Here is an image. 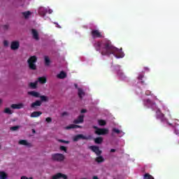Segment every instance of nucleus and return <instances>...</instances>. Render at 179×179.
Instances as JSON below:
<instances>
[{"label":"nucleus","mask_w":179,"mask_h":179,"mask_svg":"<svg viewBox=\"0 0 179 179\" xmlns=\"http://www.w3.org/2000/svg\"><path fill=\"white\" fill-rule=\"evenodd\" d=\"M94 47L96 51L101 52V55L110 57V55H113L115 58H124L125 55L122 52V48L118 49L115 48L108 39L95 43Z\"/></svg>","instance_id":"obj_1"},{"label":"nucleus","mask_w":179,"mask_h":179,"mask_svg":"<svg viewBox=\"0 0 179 179\" xmlns=\"http://www.w3.org/2000/svg\"><path fill=\"white\" fill-rule=\"evenodd\" d=\"M145 106H150L153 111L156 110V118L157 120H160L161 122H166L169 125L171 124L169 123V120L164 117V114L162 113V110L157 107L156 102L152 101L150 99H148L144 101Z\"/></svg>","instance_id":"obj_2"},{"label":"nucleus","mask_w":179,"mask_h":179,"mask_svg":"<svg viewBox=\"0 0 179 179\" xmlns=\"http://www.w3.org/2000/svg\"><path fill=\"white\" fill-rule=\"evenodd\" d=\"M89 149L93 151L94 153L96 155V156H99L95 159L96 163H103V162H104V158L102 156H100L102 152L100 150V148L98 146L91 145L89 147Z\"/></svg>","instance_id":"obj_3"},{"label":"nucleus","mask_w":179,"mask_h":179,"mask_svg":"<svg viewBox=\"0 0 179 179\" xmlns=\"http://www.w3.org/2000/svg\"><path fill=\"white\" fill-rule=\"evenodd\" d=\"M36 62H37L36 56H31L28 59L27 63H28L29 69H31V71H36V69H37V66L36 65Z\"/></svg>","instance_id":"obj_4"},{"label":"nucleus","mask_w":179,"mask_h":179,"mask_svg":"<svg viewBox=\"0 0 179 179\" xmlns=\"http://www.w3.org/2000/svg\"><path fill=\"white\" fill-rule=\"evenodd\" d=\"M52 159L55 162H64L65 160V155L59 153L52 154Z\"/></svg>","instance_id":"obj_5"},{"label":"nucleus","mask_w":179,"mask_h":179,"mask_svg":"<svg viewBox=\"0 0 179 179\" xmlns=\"http://www.w3.org/2000/svg\"><path fill=\"white\" fill-rule=\"evenodd\" d=\"M92 38H104V36L100 31L94 29L91 31Z\"/></svg>","instance_id":"obj_6"},{"label":"nucleus","mask_w":179,"mask_h":179,"mask_svg":"<svg viewBox=\"0 0 179 179\" xmlns=\"http://www.w3.org/2000/svg\"><path fill=\"white\" fill-rule=\"evenodd\" d=\"M79 139H84L85 141H89V139H92V136H85L83 134H78L74 136L73 140L74 142H78Z\"/></svg>","instance_id":"obj_7"},{"label":"nucleus","mask_w":179,"mask_h":179,"mask_svg":"<svg viewBox=\"0 0 179 179\" xmlns=\"http://www.w3.org/2000/svg\"><path fill=\"white\" fill-rule=\"evenodd\" d=\"M96 135H107L108 134V129H97L95 130Z\"/></svg>","instance_id":"obj_8"},{"label":"nucleus","mask_w":179,"mask_h":179,"mask_svg":"<svg viewBox=\"0 0 179 179\" xmlns=\"http://www.w3.org/2000/svg\"><path fill=\"white\" fill-rule=\"evenodd\" d=\"M85 121V115H80L77 119L73 120V124H82Z\"/></svg>","instance_id":"obj_9"},{"label":"nucleus","mask_w":179,"mask_h":179,"mask_svg":"<svg viewBox=\"0 0 179 179\" xmlns=\"http://www.w3.org/2000/svg\"><path fill=\"white\" fill-rule=\"evenodd\" d=\"M20 47V43L18 41H13L10 45V48L13 50H17Z\"/></svg>","instance_id":"obj_10"},{"label":"nucleus","mask_w":179,"mask_h":179,"mask_svg":"<svg viewBox=\"0 0 179 179\" xmlns=\"http://www.w3.org/2000/svg\"><path fill=\"white\" fill-rule=\"evenodd\" d=\"M10 107L14 110H20V108H23V107H24V105L22 103L17 104L13 103L10 106Z\"/></svg>","instance_id":"obj_11"},{"label":"nucleus","mask_w":179,"mask_h":179,"mask_svg":"<svg viewBox=\"0 0 179 179\" xmlns=\"http://www.w3.org/2000/svg\"><path fill=\"white\" fill-rule=\"evenodd\" d=\"M38 12L39 15H41V16H43V17L45 16V15H47V10L44 7H40L38 8Z\"/></svg>","instance_id":"obj_12"},{"label":"nucleus","mask_w":179,"mask_h":179,"mask_svg":"<svg viewBox=\"0 0 179 179\" xmlns=\"http://www.w3.org/2000/svg\"><path fill=\"white\" fill-rule=\"evenodd\" d=\"M19 145H22L24 146H27V148H31V144L26 140H20L18 142Z\"/></svg>","instance_id":"obj_13"},{"label":"nucleus","mask_w":179,"mask_h":179,"mask_svg":"<svg viewBox=\"0 0 179 179\" xmlns=\"http://www.w3.org/2000/svg\"><path fill=\"white\" fill-rule=\"evenodd\" d=\"M42 114L43 112L41 111H34L31 114L30 117L31 118H37L38 117H40V115H41Z\"/></svg>","instance_id":"obj_14"},{"label":"nucleus","mask_w":179,"mask_h":179,"mask_svg":"<svg viewBox=\"0 0 179 179\" xmlns=\"http://www.w3.org/2000/svg\"><path fill=\"white\" fill-rule=\"evenodd\" d=\"M41 106V101L36 100L31 104V108H36V107H40Z\"/></svg>","instance_id":"obj_15"},{"label":"nucleus","mask_w":179,"mask_h":179,"mask_svg":"<svg viewBox=\"0 0 179 179\" xmlns=\"http://www.w3.org/2000/svg\"><path fill=\"white\" fill-rule=\"evenodd\" d=\"M32 36L34 40L38 41L40 40V38L38 37V32L36 29L31 30Z\"/></svg>","instance_id":"obj_16"},{"label":"nucleus","mask_w":179,"mask_h":179,"mask_svg":"<svg viewBox=\"0 0 179 179\" xmlns=\"http://www.w3.org/2000/svg\"><path fill=\"white\" fill-rule=\"evenodd\" d=\"M36 82L39 83L41 85H44L47 83V78L45 77H39Z\"/></svg>","instance_id":"obj_17"},{"label":"nucleus","mask_w":179,"mask_h":179,"mask_svg":"<svg viewBox=\"0 0 179 179\" xmlns=\"http://www.w3.org/2000/svg\"><path fill=\"white\" fill-rule=\"evenodd\" d=\"M28 94H29V96H32V97H36V98L40 97V93H38L36 91L29 92Z\"/></svg>","instance_id":"obj_18"},{"label":"nucleus","mask_w":179,"mask_h":179,"mask_svg":"<svg viewBox=\"0 0 179 179\" xmlns=\"http://www.w3.org/2000/svg\"><path fill=\"white\" fill-rule=\"evenodd\" d=\"M44 59L45 66H50V64H51V60L50 59V57H48V56H45Z\"/></svg>","instance_id":"obj_19"},{"label":"nucleus","mask_w":179,"mask_h":179,"mask_svg":"<svg viewBox=\"0 0 179 179\" xmlns=\"http://www.w3.org/2000/svg\"><path fill=\"white\" fill-rule=\"evenodd\" d=\"M117 76H119V78H120V79H125V78H127V76H125V74H124V73H122V71L119 70L117 71Z\"/></svg>","instance_id":"obj_20"},{"label":"nucleus","mask_w":179,"mask_h":179,"mask_svg":"<svg viewBox=\"0 0 179 179\" xmlns=\"http://www.w3.org/2000/svg\"><path fill=\"white\" fill-rule=\"evenodd\" d=\"M59 79H65L66 78V73L64 71H61L59 74L57 75Z\"/></svg>","instance_id":"obj_21"},{"label":"nucleus","mask_w":179,"mask_h":179,"mask_svg":"<svg viewBox=\"0 0 179 179\" xmlns=\"http://www.w3.org/2000/svg\"><path fill=\"white\" fill-rule=\"evenodd\" d=\"M37 85H38V81H35L34 83H30L29 87H31V89H37Z\"/></svg>","instance_id":"obj_22"},{"label":"nucleus","mask_w":179,"mask_h":179,"mask_svg":"<svg viewBox=\"0 0 179 179\" xmlns=\"http://www.w3.org/2000/svg\"><path fill=\"white\" fill-rule=\"evenodd\" d=\"M83 96H85V92H83V89L78 88V96L80 97V100L83 99Z\"/></svg>","instance_id":"obj_23"},{"label":"nucleus","mask_w":179,"mask_h":179,"mask_svg":"<svg viewBox=\"0 0 179 179\" xmlns=\"http://www.w3.org/2000/svg\"><path fill=\"white\" fill-rule=\"evenodd\" d=\"M94 143L100 145V143H103V137H97L94 138Z\"/></svg>","instance_id":"obj_24"},{"label":"nucleus","mask_w":179,"mask_h":179,"mask_svg":"<svg viewBox=\"0 0 179 179\" xmlns=\"http://www.w3.org/2000/svg\"><path fill=\"white\" fill-rule=\"evenodd\" d=\"M8 178V174L5 173L4 171H0V179H7Z\"/></svg>","instance_id":"obj_25"},{"label":"nucleus","mask_w":179,"mask_h":179,"mask_svg":"<svg viewBox=\"0 0 179 179\" xmlns=\"http://www.w3.org/2000/svg\"><path fill=\"white\" fill-rule=\"evenodd\" d=\"M41 101H48V96H44V95H40Z\"/></svg>","instance_id":"obj_26"},{"label":"nucleus","mask_w":179,"mask_h":179,"mask_svg":"<svg viewBox=\"0 0 179 179\" xmlns=\"http://www.w3.org/2000/svg\"><path fill=\"white\" fill-rule=\"evenodd\" d=\"M98 124L99 125H100L101 127H104V125H106V120H99L98 121Z\"/></svg>","instance_id":"obj_27"},{"label":"nucleus","mask_w":179,"mask_h":179,"mask_svg":"<svg viewBox=\"0 0 179 179\" xmlns=\"http://www.w3.org/2000/svg\"><path fill=\"white\" fill-rule=\"evenodd\" d=\"M23 16L25 17V19H28L29 16H30L31 13L30 11H26L22 13Z\"/></svg>","instance_id":"obj_28"},{"label":"nucleus","mask_w":179,"mask_h":179,"mask_svg":"<svg viewBox=\"0 0 179 179\" xmlns=\"http://www.w3.org/2000/svg\"><path fill=\"white\" fill-rule=\"evenodd\" d=\"M52 179H61V173H57L52 177Z\"/></svg>","instance_id":"obj_29"},{"label":"nucleus","mask_w":179,"mask_h":179,"mask_svg":"<svg viewBox=\"0 0 179 179\" xmlns=\"http://www.w3.org/2000/svg\"><path fill=\"white\" fill-rule=\"evenodd\" d=\"M144 179H155V178L149 173H145L144 175Z\"/></svg>","instance_id":"obj_30"},{"label":"nucleus","mask_w":179,"mask_h":179,"mask_svg":"<svg viewBox=\"0 0 179 179\" xmlns=\"http://www.w3.org/2000/svg\"><path fill=\"white\" fill-rule=\"evenodd\" d=\"M76 129V124H70L66 127V129Z\"/></svg>","instance_id":"obj_31"},{"label":"nucleus","mask_w":179,"mask_h":179,"mask_svg":"<svg viewBox=\"0 0 179 179\" xmlns=\"http://www.w3.org/2000/svg\"><path fill=\"white\" fill-rule=\"evenodd\" d=\"M4 113H5L6 114H9V115H10V114H12V110H11L10 108H6L5 110H4Z\"/></svg>","instance_id":"obj_32"},{"label":"nucleus","mask_w":179,"mask_h":179,"mask_svg":"<svg viewBox=\"0 0 179 179\" xmlns=\"http://www.w3.org/2000/svg\"><path fill=\"white\" fill-rule=\"evenodd\" d=\"M19 128H20V127L19 126H14V127H11L10 128V131H17V129H19Z\"/></svg>","instance_id":"obj_33"},{"label":"nucleus","mask_w":179,"mask_h":179,"mask_svg":"<svg viewBox=\"0 0 179 179\" xmlns=\"http://www.w3.org/2000/svg\"><path fill=\"white\" fill-rule=\"evenodd\" d=\"M113 132H115V134H121V130H120L118 129L113 128Z\"/></svg>","instance_id":"obj_34"},{"label":"nucleus","mask_w":179,"mask_h":179,"mask_svg":"<svg viewBox=\"0 0 179 179\" xmlns=\"http://www.w3.org/2000/svg\"><path fill=\"white\" fill-rule=\"evenodd\" d=\"M45 121L46 122L50 124V122H52V118H51L50 117H46Z\"/></svg>","instance_id":"obj_35"},{"label":"nucleus","mask_w":179,"mask_h":179,"mask_svg":"<svg viewBox=\"0 0 179 179\" xmlns=\"http://www.w3.org/2000/svg\"><path fill=\"white\" fill-rule=\"evenodd\" d=\"M60 150H63V152H65V153H66L67 152L66 147L63 145L60 146Z\"/></svg>","instance_id":"obj_36"},{"label":"nucleus","mask_w":179,"mask_h":179,"mask_svg":"<svg viewBox=\"0 0 179 179\" xmlns=\"http://www.w3.org/2000/svg\"><path fill=\"white\" fill-rule=\"evenodd\" d=\"M59 142H61V143H67V144L69 143V141H65L63 139H59Z\"/></svg>","instance_id":"obj_37"},{"label":"nucleus","mask_w":179,"mask_h":179,"mask_svg":"<svg viewBox=\"0 0 179 179\" xmlns=\"http://www.w3.org/2000/svg\"><path fill=\"white\" fill-rule=\"evenodd\" d=\"M60 178L68 179V176L65 174L61 173Z\"/></svg>","instance_id":"obj_38"},{"label":"nucleus","mask_w":179,"mask_h":179,"mask_svg":"<svg viewBox=\"0 0 179 179\" xmlns=\"http://www.w3.org/2000/svg\"><path fill=\"white\" fill-rule=\"evenodd\" d=\"M144 77L145 76L143 74H139L138 79V80H142V79H143Z\"/></svg>","instance_id":"obj_39"},{"label":"nucleus","mask_w":179,"mask_h":179,"mask_svg":"<svg viewBox=\"0 0 179 179\" xmlns=\"http://www.w3.org/2000/svg\"><path fill=\"white\" fill-rule=\"evenodd\" d=\"M175 134L179 135V127L175 128Z\"/></svg>","instance_id":"obj_40"},{"label":"nucleus","mask_w":179,"mask_h":179,"mask_svg":"<svg viewBox=\"0 0 179 179\" xmlns=\"http://www.w3.org/2000/svg\"><path fill=\"white\" fill-rule=\"evenodd\" d=\"M8 41H3V45H4L5 47H8Z\"/></svg>","instance_id":"obj_41"},{"label":"nucleus","mask_w":179,"mask_h":179,"mask_svg":"<svg viewBox=\"0 0 179 179\" xmlns=\"http://www.w3.org/2000/svg\"><path fill=\"white\" fill-rule=\"evenodd\" d=\"M65 115H68L67 112H64V113H62V117H65Z\"/></svg>","instance_id":"obj_42"},{"label":"nucleus","mask_w":179,"mask_h":179,"mask_svg":"<svg viewBox=\"0 0 179 179\" xmlns=\"http://www.w3.org/2000/svg\"><path fill=\"white\" fill-rule=\"evenodd\" d=\"M21 179H33V178H27L26 176H22Z\"/></svg>","instance_id":"obj_43"},{"label":"nucleus","mask_w":179,"mask_h":179,"mask_svg":"<svg viewBox=\"0 0 179 179\" xmlns=\"http://www.w3.org/2000/svg\"><path fill=\"white\" fill-rule=\"evenodd\" d=\"M87 110L86 109H82V110H81V113H82V114H85V113H87Z\"/></svg>","instance_id":"obj_44"},{"label":"nucleus","mask_w":179,"mask_h":179,"mask_svg":"<svg viewBox=\"0 0 179 179\" xmlns=\"http://www.w3.org/2000/svg\"><path fill=\"white\" fill-rule=\"evenodd\" d=\"M145 94H146L147 96H150V91H146V92H145Z\"/></svg>","instance_id":"obj_45"},{"label":"nucleus","mask_w":179,"mask_h":179,"mask_svg":"<svg viewBox=\"0 0 179 179\" xmlns=\"http://www.w3.org/2000/svg\"><path fill=\"white\" fill-rule=\"evenodd\" d=\"M115 152V149H110V153H114Z\"/></svg>","instance_id":"obj_46"},{"label":"nucleus","mask_w":179,"mask_h":179,"mask_svg":"<svg viewBox=\"0 0 179 179\" xmlns=\"http://www.w3.org/2000/svg\"><path fill=\"white\" fill-rule=\"evenodd\" d=\"M76 128H82V126L76 124Z\"/></svg>","instance_id":"obj_47"},{"label":"nucleus","mask_w":179,"mask_h":179,"mask_svg":"<svg viewBox=\"0 0 179 179\" xmlns=\"http://www.w3.org/2000/svg\"><path fill=\"white\" fill-rule=\"evenodd\" d=\"M93 128H94V129H96V131H97V129H99V127H97V126H94Z\"/></svg>","instance_id":"obj_48"},{"label":"nucleus","mask_w":179,"mask_h":179,"mask_svg":"<svg viewBox=\"0 0 179 179\" xmlns=\"http://www.w3.org/2000/svg\"><path fill=\"white\" fill-rule=\"evenodd\" d=\"M92 179H99V177H97V176H94Z\"/></svg>","instance_id":"obj_49"},{"label":"nucleus","mask_w":179,"mask_h":179,"mask_svg":"<svg viewBox=\"0 0 179 179\" xmlns=\"http://www.w3.org/2000/svg\"><path fill=\"white\" fill-rule=\"evenodd\" d=\"M52 13V10H49V13Z\"/></svg>","instance_id":"obj_50"},{"label":"nucleus","mask_w":179,"mask_h":179,"mask_svg":"<svg viewBox=\"0 0 179 179\" xmlns=\"http://www.w3.org/2000/svg\"><path fill=\"white\" fill-rule=\"evenodd\" d=\"M0 104H2V99H0Z\"/></svg>","instance_id":"obj_51"},{"label":"nucleus","mask_w":179,"mask_h":179,"mask_svg":"<svg viewBox=\"0 0 179 179\" xmlns=\"http://www.w3.org/2000/svg\"><path fill=\"white\" fill-rule=\"evenodd\" d=\"M32 131H33V132H36V130H34V129H32Z\"/></svg>","instance_id":"obj_52"},{"label":"nucleus","mask_w":179,"mask_h":179,"mask_svg":"<svg viewBox=\"0 0 179 179\" xmlns=\"http://www.w3.org/2000/svg\"><path fill=\"white\" fill-rule=\"evenodd\" d=\"M75 86H76V87H78V85L76 84Z\"/></svg>","instance_id":"obj_53"},{"label":"nucleus","mask_w":179,"mask_h":179,"mask_svg":"<svg viewBox=\"0 0 179 179\" xmlns=\"http://www.w3.org/2000/svg\"><path fill=\"white\" fill-rule=\"evenodd\" d=\"M141 83H144V82H143V81H141Z\"/></svg>","instance_id":"obj_54"},{"label":"nucleus","mask_w":179,"mask_h":179,"mask_svg":"<svg viewBox=\"0 0 179 179\" xmlns=\"http://www.w3.org/2000/svg\"><path fill=\"white\" fill-rule=\"evenodd\" d=\"M0 149H1V145H0Z\"/></svg>","instance_id":"obj_55"},{"label":"nucleus","mask_w":179,"mask_h":179,"mask_svg":"<svg viewBox=\"0 0 179 179\" xmlns=\"http://www.w3.org/2000/svg\"><path fill=\"white\" fill-rule=\"evenodd\" d=\"M83 179H86V178H83Z\"/></svg>","instance_id":"obj_56"}]
</instances>
